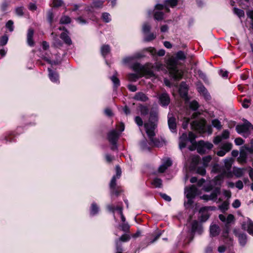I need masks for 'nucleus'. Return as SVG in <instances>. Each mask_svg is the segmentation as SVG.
Wrapping results in <instances>:
<instances>
[{
    "label": "nucleus",
    "instance_id": "nucleus-27",
    "mask_svg": "<svg viewBox=\"0 0 253 253\" xmlns=\"http://www.w3.org/2000/svg\"><path fill=\"white\" fill-rule=\"evenodd\" d=\"M117 73L116 72L115 74L110 78V80L113 83V87L114 89L116 90L118 87H119L120 85V82L118 78L117 77Z\"/></svg>",
    "mask_w": 253,
    "mask_h": 253
},
{
    "label": "nucleus",
    "instance_id": "nucleus-24",
    "mask_svg": "<svg viewBox=\"0 0 253 253\" xmlns=\"http://www.w3.org/2000/svg\"><path fill=\"white\" fill-rule=\"evenodd\" d=\"M140 148L144 152H150L152 145H149L146 138H144L140 143Z\"/></svg>",
    "mask_w": 253,
    "mask_h": 253
},
{
    "label": "nucleus",
    "instance_id": "nucleus-42",
    "mask_svg": "<svg viewBox=\"0 0 253 253\" xmlns=\"http://www.w3.org/2000/svg\"><path fill=\"white\" fill-rule=\"evenodd\" d=\"M102 18L103 20L106 23H108L111 20V16L110 14L107 12H104L102 13Z\"/></svg>",
    "mask_w": 253,
    "mask_h": 253
},
{
    "label": "nucleus",
    "instance_id": "nucleus-13",
    "mask_svg": "<svg viewBox=\"0 0 253 253\" xmlns=\"http://www.w3.org/2000/svg\"><path fill=\"white\" fill-rule=\"evenodd\" d=\"M142 57L141 54L137 53L130 56L125 57L123 59V63L125 64H130L134 62L136 59L140 58Z\"/></svg>",
    "mask_w": 253,
    "mask_h": 253
},
{
    "label": "nucleus",
    "instance_id": "nucleus-9",
    "mask_svg": "<svg viewBox=\"0 0 253 253\" xmlns=\"http://www.w3.org/2000/svg\"><path fill=\"white\" fill-rule=\"evenodd\" d=\"M192 127L198 131H204L205 128L206 121L205 120H195L191 123Z\"/></svg>",
    "mask_w": 253,
    "mask_h": 253
},
{
    "label": "nucleus",
    "instance_id": "nucleus-62",
    "mask_svg": "<svg viewBox=\"0 0 253 253\" xmlns=\"http://www.w3.org/2000/svg\"><path fill=\"white\" fill-rule=\"evenodd\" d=\"M234 142H235V143L236 145H239V146L243 144V143H244V140L240 137L236 138L235 139Z\"/></svg>",
    "mask_w": 253,
    "mask_h": 253
},
{
    "label": "nucleus",
    "instance_id": "nucleus-39",
    "mask_svg": "<svg viewBox=\"0 0 253 253\" xmlns=\"http://www.w3.org/2000/svg\"><path fill=\"white\" fill-rule=\"evenodd\" d=\"M130 239V237L127 234H124L119 239H117L116 240L115 242L116 241L119 242V245H121L122 244L121 243V241L122 242H127L129 241Z\"/></svg>",
    "mask_w": 253,
    "mask_h": 253
},
{
    "label": "nucleus",
    "instance_id": "nucleus-50",
    "mask_svg": "<svg viewBox=\"0 0 253 253\" xmlns=\"http://www.w3.org/2000/svg\"><path fill=\"white\" fill-rule=\"evenodd\" d=\"M234 220V216L233 215L230 214L226 217V227H228V224L232 222Z\"/></svg>",
    "mask_w": 253,
    "mask_h": 253
},
{
    "label": "nucleus",
    "instance_id": "nucleus-60",
    "mask_svg": "<svg viewBox=\"0 0 253 253\" xmlns=\"http://www.w3.org/2000/svg\"><path fill=\"white\" fill-rule=\"evenodd\" d=\"M197 172L202 175H204L206 174V171L205 167H199L197 169Z\"/></svg>",
    "mask_w": 253,
    "mask_h": 253
},
{
    "label": "nucleus",
    "instance_id": "nucleus-8",
    "mask_svg": "<svg viewBox=\"0 0 253 253\" xmlns=\"http://www.w3.org/2000/svg\"><path fill=\"white\" fill-rule=\"evenodd\" d=\"M242 227L246 230L250 235L253 236V221L247 217L242 223Z\"/></svg>",
    "mask_w": 253,
    "mask_h": 253
},
{
    "label": "nucleus",
    "instance_id": "nucleus-14",
    "mask_svg": "<svg viewBox=\"0 0 253 253\" xmlns=\"http://www.w3.org/2000/svg\"><path fill=\"white\" fill-rule=\"evenodd\" d=\"M203 229L202 225L196 220H194L192 223L191 232L192 233H197L200 235L202 233Z\"/></svg>",
    "mask_w": 253,
    "mask_h": 253
},
{
    "label": "nucleus",
    "instance_id": "nucleus-57",
    "mask_svg": "<svg viewBox=\"0 0 253 253\" xmlns=\"http://www.w3.org/2000/svg\"><path fill=\"white\" fill-rule=\"evenodd\" d=\"M52 1L54 7L60 6L63 3L62 0H52Z\"/></svg>",
    "mask_w": 253,
    "mask_h": 253
},
{
    "label": "nucleus",
    "instance_id": "nucleus-35",
    "mask_svg": "<svg viewBox=\"0 0 253 253\" xmlns=\"http://www.w3.org/2000/svg\"><path fill=\"white\" fill-rule=\"evenodd\" d=\"M154 17L156 20H162L164 18V13L160 11H156L154 12Z\"/></svg>",
    "mask_w": 253,
    "mask_h": 253
},
{
    "label": "nucleus",
    "instance_id": "nucleus-58",
    "mask_svg": "<svg viewBox=\"0 0 253 253\" xmlns=\"http://www.w3.org/2000/svg\"><path fill=\"white\" fill-rule=\"evenodd\" d=\"M116 253H123L122 245H119V242H116Z\"/></svg>",
    "mask_w": 253,
    "mask_h": 253
},
{
    "label": "nucleus",
    "instance_id": "nucleus-59",
    "mask_svg": "<svg viewBox=\"0 0 253 253\" xmlns=\"http://www.w3.org/2000/svg\"><path fill=\"white\" fill-rule=\"evenodd\" d=\"M103 1L100 0H96L93 2V6L96 8H100L103 5Z\"/></svg>",
    "mask_w": 253,
    "mask_h": 253
},
{
    "label": "nucleus",
    "instance_id": "nucleus-7",
    "mask_svg": "<svg viewBox=\"0 0 253 253\" xmlns=\"http://www.w3.org/2000/svg\"><path fill=\"white\" fill-rule=\"evenodd\" d=\"M178 0H166L164 5L161 4H157L155 6V8L157 10H162L165 8L167 11L169 12V9L168 6L171 7L175 6L177 4Z\"/></svg>",
    "mask_w": 253,
    "mask_h": 253
},
{
    "label": "nucleus",
    "instance_id": "nucleus-15",
    "mask_svg": "<svg viewBox=\"0 0 253 253\" xmlns=\"http://www.w3.org/2000/svg\"><path fill=\"white\" fill-rule=\"evenodd\" d=\"M188 86L185 82H182L181 83L179 88V92L180 96L183 98H186L188 94Z\"/></svg>",
    "mask_w": 253,
    "mask_h": 253
},
{
    "label": "nucleus",
    "instance_id": "nucleus-1",
    "mask_svg": "<svg viewBox=\"0 0 253 253\" xmlns=\"http://www.w3.org/2000/svg\"><path fill=\"white\" fill-rule=\"evenodd\" d=\"M196 136L192 132H189L188 136L186 133H183L179 138V147L182 149L188 146L189 150L193 151L197 148V152L201 154H203L207 150H211L213 147V145L210 142L200 141L198 145L195 140Z\"/></svg>",
    "mask_w": 253,
    "mask_h": 253
},
{
    "label": "nucleus",
    "instance_id": "nucleus-34",
    "mask_svg": "<svg viewBox=\"0 0 253 253\" xmlns=\"http://www.w3.org/2000/svg\"><path fill=\"white\" fill-rule=\"evenodd\" d=\"M139 110L142 116H146L148 114L149 109L147 106L140 105L139 106Z\"/></svg>",
    "mask_w": 253,
    "mask_h": 253
},
{
    "label": "nucleus",
    "instance_id": "nucleus-44",
    "mask_svg": "<svg viewBox=\"0 0 253 253\" xmlns=\"http://www.w3.org/2000/svg\"><path fill=\"white\" fill-rule=\"evenodd\" d=\"M232 147V145L231 143L229 142H226L222 144L221 148L226 151V152H229L231 150Z\"/></svg>",
    "mask_w": 253,
    "mask_h": 253
},
{
    "label": "nucleus",
    "instance_id": "nucleus-6",
    "mask_svg": "<svg viewBox=\"0 0 253 253\" xmlns=\"http://www.w3.org/2000/svg\"><path fill=\"white\" fill-rule=\"evenodd\" d=\"M150 142L149 143L150 145H152V146H154L158 147H161L163 145V142L162 141L160 140L159 139L154 138L155 134L154 132V130H147L146 131Z\"/></svg>",
    "mask_w": 253,
    "mask_h": 253
},
{
    "label": "nucleus",
    "instance_id": "nucleus-46",
    "mask_svg": "<svg viewBox=\"0 0 253 253\" xmlns=\"http://www.w3.org/2000/svg\"><path fill=\"white\" fill-rule=\"evenodd\" d=\"M8 37L5 35L0 38V46H3L6 44L8 42Z\"/></svg>",
    "mask_w": 253,
    "mask_h": 253
},
{
    "label": "nucleus",
    "instance_id": "nucleus-61",
    "mask_svg": "<svg viewBox=\"0 0 253 253\" xmlns=\"http://www.w3.org/2000/svg\"><path fill=\"white\" fill-rule=\"evenodd\" d=\"M235 186L236 188H237L239 190H241L244 187V184H243V182L240 180H239L238 181H237L236 183H235Z\"/></svg>",
    "mask_w": 253,
    "mask_h": 253
},
{
    "label": "nucleus",
    "instance_id": "nucleus-48",
    "mask_svg": "<svg viewBox=\"0 0 253 253\" xmlns=\"http://www.w3.org/2000/svg\"><path fill=\"white\" fill-rule=\"evenodd\" d=\"M151 29V26L148 23H145L142 26V31L144 34L148 33Z\"/></svg>",
    "mask_w": 253,
    "mask_h": 253
},
{
    "label": "nucleus",
    "instance_id": "nucleus-23",
    "mask_svg": "<svg viewBox=\"0 0 253 253\" xmlns=\"http://www.w3.org/2000/svg\"><path fill=\"white\" fill-rule=\"evenodd\" d=\"M210 235L212 237L217 236L220 231L219 227L216 224H212L210 228Z\"/></svg>",
    "mask_w": 253,
    "mask_h": 253
},
{
    "label": "nucleus",
    "instance_id": "nucleus-20",
    "mask_svg": "<svg viewBox=\"0 0 253 253\" xmlns=\"http://www.w3.org/2000/svg\"><path fill=\"white\" fill-rule=\"evenodd\" d=\"M133 99L142 102H146L149 100L148 97L142 92H137L133 96Z\"/></svg>",
    "mask_w": 253,
    "mask_h": 253
},
{
    "label": "nucleus",
    "instance_id": "nucleus-29",
    "mask_svg": "<svg viewBox=\"0 0 253 253\" xmlns=\"http://www.w3.org/2000/svg\"><path fill=\"white\" fill-rule=\"evenodd\" d=\"M99 211L98 206L95 203H93L90 207V214L92 216L97 214Z\"/></svg>",
    "mask_w": 253,
    "mask_h": 253
},
{
    "label": "nucleus",
    "instance_id": "nucleus-10",
    "mask_svg": "<svg viewBox=\"0 0 253 253\" xmlns=\"http://www.w3.org/2000/svg\"><path fill=\"white\" fill-rule=\"evenodd\" d=\"M160 104L166 107L168 106L170 103V97L169 95L166 92H163L158 95V97Z\"/></svg>",
    "mask_w": 253,
    "mask_h": 253
},
{
    "label": "nucleus",
    "instance_id": "nucleus-3",
    "mask_svg": "<svg viewBox=\"0 0 253 253\" xmlns=\"http://www.w3.org/2000/svg\"><path fill=\"white\" fill-rule=\"evenodd\" d=\"M119 129L120 132H118L116 129H112L108 132L107 135L108 140L112 145L111 149L113 150L118 149L117 145L118 140L120 136L121 132L123 131L125 129V126L123 123H121L119 126Z\"/></svg>",
    "mask_w": 253,
    "mask_h": 253
},
{
    "label": "nucleus",
    "instance_id": "nucleus-21",
    "mask_svg": "<svg viewBox=\"0 0 253 253\" xmlns=\"http://www.w3.org/2000/svg\"><path fill=\"white\" fill-rule=\"evenodd\" d=\"M168 125L169 128L172 132H176V124L174 118L168 117Z\"/></svg>",
    "mask_w": 253,
    "mask_h": 253
},
{
    "label": "nucleus",
    "instance_id": "nucleus-28",
    "mask_svg": "<svg viewBox=\"0 0 253 253\" xmlns=\"http://www.w3.org/2000/svg\"><path fill=\"white\" fill-rule=\"evenodd\" d=\"M142 77L141 73H131L128 75V79L132 82H135L139 78Z\"/></svg>",
    "mask_w": 253,
    "mask_h": 253
},
{
    "label": "nucleus",
    "instance_id": "nucleus-55",
    "mask_svg": "<svg viewBox=\"0 0 253 253\" xmlns=\"http://www.w3.org/2000/svg\"><path fill=\"white\" fill-rule=\"evenodd\" d=\"M6 27L10 32L13 31V22L12 20H9L6 24Z\"/></svg>",
    "mask_w": 253,
    "mask_h": 253
},
{
    "label": "nucleus",
    "instance_id": "nucleus-2",
    "mask_svg": "<svg viewBox=\"0 0 253 253\" xmlns=\"http://www.w3.org/2000/svg\"><path fill=\"white\" fill-rule=\"evenodd\" d=\"M186 58L185 53L182 51H178L174 58H170L168 62V68L170 76L175 80L182 78L183 74L177 67L178 60H184Z\"/></svg>",
    "mask_w": 253,
    "mask_h": 253
},
{
    "label": "nucleus",
    "instance_id": "nucleus-31",
    "mask_svg": "<svg viewBox=\"0 0 253 253\" xmlns=\"http://www.w3.org/2000/svg\"><path fill=\"white\" fill-rule=\"evenodd\" d=\"M144 66H142L139 63H133L131 65V68L137 73H141Z\"/></svg>",
    "mask_w": 253,
    "mask_h": 253
},
{
    "label": "nucleus",
    "instance_id": "nucleus-18",
    "mask_svg": "<svg viewBox=\"0 0 253 253\" xmlns=\"http://www.w3.org/2000/svg\"><path fill=\"white\" fill-rule=\"evenodd\" d=\"M234 233L235 235L238 237V240L240 245L243 247L245 246L247 240V235L244 233L238 234L237 230L236 229L234 230Z\"/></svg>",
    "mask_w": 253,
    "mask_h": 253
},
{
    "label": "nucleus",
    "instance_id": "nucleus-19",
    "mask_svg": "<svg viewBox=\"0 0 253 253\" xmlns=\"http://www.w3.org/2000/svg\"><path fill=\"white\" fill-rule=\"evenodd\" d=\"M172 165V161L169 158H167L159 167L158 170L160 172H164L169 167Z\"/></svg>",
    "mask_w": 253,
    "mask_h": 253
},
{
    "label": "nucleus",
    "instance_id": "nucleus-45",
    "mask_svg": "<svg viewBox=\"0 0 253 253\" xmlns=\"http://www.w3.org/2000/svg\"><path fill=\"white\" fill-rule=\"evenodd\" d=\"M156 34H154L153 33H151L145 37L144 41L146 42H150V41H151L153 40L154 39H155L156 38Z\"/></svg>",
    "mask_w": 253,
    "mask_h": 253
},
{
    "label": "nucleus",
    "instance_id": "nucleus-25",
    "mask_svg": "<svg viewBox=\"0 0 253 253\" xmlns=\"http://www.w3.org/2000/svg\"><path fill=\"white\" fill-rule=\"evenodd\" d=\"M141 74L142 75V76H145L147 78H150L155 76L154 72L152 70V69L144 66L143 67V69L142 71Z\"/></svg>",
    "mask_w": 253,
    "mask_h": 253
},
{
    "label": "nucleus",
    "instance_id": "nucleus-4",
    "mask_svg": "<svg viewBox=\"0 0 253 253\" xmlns=\"http://www.w3.org/2000/svg\"><path fill=\"white\" fill-rule=\"evenodd\" d=\"M198 189L195 185L185 188V194L187 199V201L184 203L185 206H191L193 204V199L198 194Z\"/></svg>",
    "mask_w": 253,
    "mask_h": 253
},
{
    "label": "nucleus",
    "instance_id": "nucleus-56",
    "mask_svg": "<svg viewBox=\"0 0 253 253\" xmlns=\"http://www.w3.org/2000/svg\"><path fill=\"white\" fill-rule=\"evenodd\" d=\"M117 178L116 177V176H113V177L112 178L110 183V189L114 188L116 187Z\"/></svg>",
    "mask_w": 253,
    "mask_h": 253
},
{
    "label": "nucleus",
    "instance_id": "nucleus-47",
    "mask_svg": "<svg viewBox=\"0 0 253 253\" xmlns=\"http://www.w3.org/2000/svg\"><path fill=\"white\" fill-rule=\"evenodd\" d=\"M211 160V156H207L203 158V164L204 167H206Z\"/></svg>",
    "mask_w": 253,
    "mask_h": 253
},
{
    "label": "nucleus",
    "instance_id": "nucleus-37",
    "mask_svg": "<svg viewBox=\"0 0 253 253\" xmlns=\"http://www.w3.org/2000/svg\"><path fill=\"white\" fill-rule=\"evenodd\" d=\"M152 184L155 187L160 188L162 185V181L161 179L155 178L152 181Z\"/></svg>",
    "mask_w": 253,
    "mask_h": 253
},
{
    "label": "nucleus",
    "instance_id": "nucleus-54",
    "mask_svg": "<svg viewBox=\"0 0 253 253\" xmlns=\"http://www.w3.org/2000/svg\"><path fill=\"white\" fill-rule=\"evenodd\" d=\"M134 121L138 126H142L143 125L142 119L139 116L135 117Z\"/></svg>",
    "mask_w": 253,
    "mask_h": 253
},
{
    "label": "nucleus",
    "instance_id": "nucleus-5",
    "mask_svg": "<svg viewBox=\"0 0 253 253\" xmlns=\"http://www.w3.org/2000/svg\"><path fill=\"white\" fill-rule=\"evenodd\" d=\"M158 122V114L155 112H151L150 113V117L147 123L144 124V127L146 131L147 130H154Z\"/></svg>",
    "mask_w": 253,
    "mask_h": 253
},
{
    "label": "nucleus",
    "instance_id": "nucleus-53",
    "mask_svg": "<svg viewBox=\"0 0 253 253\" xmlns=\"http://www.w3.org/2000/svg\"><path fill=\"white\" fill-rule=\"evenodd\" d=\"M122 230L124 232L127 231L129 229V225L127 222H123V223L120 225Z\"/></svg>",
    "mask_w": 253,
    "mask_h": 253
},
{
    "label": "nucleus",
    "instance_id": "nucleus-51",
    "mask_svg": "<svg viewBox=\"0 0 253 253\" xmlns=\"http://www.w3.org/2000/svg\"><path fill=\"white\" fill-rule=\"evenodd\" d=\"M71 22L70 18L68 16H63L60 19V23L62 24H68Z\"/></svg>",
    "mask_w": 253,
    "mask_h": 253
},
{
    "label": "nucleus",
    "instance_id": "nucleus-41",
    "mask_svg": "<svg viewBox=\"0 0 253 253\" xmlns=\"http://www.w3.org/2000/svg\"><path fill=\"white\" fill-rule=\"evenodd\" d=\"M228 207L229 203L227 201H224L219 206V209L221 211L224 212L228 210Z\"/></svg>",
    "mask_w": 253,
    "mask_h": 253
},
{
    "label": "nucleus",
    "instance_id": "nucleus-36",
    "mask_svg": "<svg viewBox=\"0 0 253 253\" xmlns=\"http://www.w3.org/2000/svg\"><path fill=\"white\" fill-rule=\"evenodd\" d=\"M212 126L216 129L220 130L222 128V125L220 122L217 119H214L211 121Z\"/></svg>",
    "mask_w": 253,
    "mask_h": 253
},
{
    "label": "nucleus",
    "instance_id": "nucleus-43",
    "mask_svg": "<svg viewBox=\"0 0 253 253\" xmlns=\"http://www.w3.org/2000/svg\"><path fill=\"white\" fill-rule=\"evenodd\" d=\"M189 107L192 110L196 111L199 108V104L197 101L193 100L190 103Z\"/></svg>",
    "mask_w": 253,
    "mask_h": 253
},
{
    "label": "nucleus",
    "instance_id": "nucleus-30",
    "mask_svg": "<svg viewBox=\"0 0 253 253\" xmlns=\"http://www.w3.org/2000/svg\"><path fill=\"white\" fill-rule=\"evenodd\" d=\"M110 51V47L109 45H103L101 47V53L102 55L105 58L106 56L109 54Z\"/></svg>",
    "mask_w": 253,
    "mask_h": 253
},
{
    "label": "nucleus",
    "instance_id": "nucleus-32",
    "mask_svg": "<svg viewBox=\"0 0 253 253\" xmlns=\"http://www.w3.org/2000/svg\"><path fill=\"white\" fill-rule=\"evenodd\" d=\"M149 51L152 55L157 54L160 56H163L165 54V50L163 49H159L158 51H157V50L154 48L150 47L149 48Z\"/></svg>",
    "mask_w": 253,
    "mask_h": 253
},
{
    "label": "nucleus",
    "instance_id": "nucleus-33",
    "mask_svg": "<svg viewBox=\"0 0 253 253\" xmlns=\"http://www.w3.org/2000/svg\"><path fill=\"white\" fill-rule=\"evenodd\" d=\"M233 172L236 177L240 178L244 175V169L241 168H235L233 169Z\"/></svg>",
    "mask_w": 253,
    "mask_h": 253
},
{
    "label": "nucleus",
    "instance_id": "nucleus-40",
    "mask_svg": "<svg viewBox=\"0 0 253 253\" xmlns=\"http://www.w3.org/2000/svg\"><path fill=\"white\" fill-rule=\"evenodd\" d=\"M233 12L234 14L237 15L239 18L244 16L245 12L242 9L234 7Z\"/></svg>",
    "mask_w": 253,
    "mask_h": 253
},
{
    "label": "nucleus",
    "instance_id": "nucleus-17",
    "mask_svg": "<svg viewBox=\"0 0 253 253\" xmlns=\"http://www.w3.org/2000/svg\"><path fill=\"white\" fill-rule=\"evenodd\" d=\"M34 33V31L33 29L29 28L28 30L27 34V42L28 44L31 47H33L35 45V42L33 39Z\"/></svg>",
    "mask_w": 253,
    "mask_h": 253
},
{
    "label": "nucleus",
    "instance_id": "nucleus-16",
    "mask_svg": "<svg viewBox=\"0 0 253 253\" xmlns=\"http://www.w3.org/2000/svg\"><path fill=\"white\" fill-rule=\"evenodd\" d=\"M48 77L50 81L53 83H59V75L58 73L52 70L50 68H48Z\"/></svg>",
    "mask_w": 253,
    "mask_h": 253
},
{
    "label": "nucleus",
    "instance_id": "nucleus-26",
    "mask_svg": "<svg viewBox=\"0 0 253 253\" xmlns=\"http://www.w3.org/2000/svg\"><path fill=\"white\" fill-rule=\"evenodd\" d=\"M220 193V188L219 187H216L212 192L210 194L211 200L216 202L217 200V196Z\"/></svg>",
    "mask_w": 253,
    "mask_h": 253
},
{
    "label": "nucleus",
    "instance_id": "nucleus-52",
    "mask_svg": "<svg viewBox=\"0 0 253 253\" xmlns=\"http://www.w3.org/2000/svg\"><path fill=\"white\" fill-rule=\"evenodd\" d=\"M53 17L54 16L52 12V10H49L47 12V20L50 24H51L53 21Z\"/></svg>",
    "mask_w": 253,
    "mask_h": 253
},
{
    "label": "nucleus",
    "instance_id": "nucleus-11",
    "mask_svg": "<svg viewBox=\"0 0 253 253\" xmlns=\"http://www.w3.org/2000/svg\"><path fill=\"white\" fill-rule=\"evenodd\" d=\"M230 132L227 130H224L220 135L216 136L213 139V143L217 145L221 142L222 140L227 139L229 137Z\"/></svg>",
    "mask_w": 253,
    "mask_h": 253
},
{
    "label": "nucleus",
    "instance_id": "nucleus-38",
    "mask_svg": "<svg viewBox=\"0 0 253 253\" xmlns=\"http://www.w3.org/2000/svg\"><path fill=\"white\" fill-rule=\"evenodd\" d=\"M223 176L219 175L216 176L214 179V184L215 185L220 186L223 181Z\"/></svg>",
    "mask_w": 253,
    "mask_h": 253
},
{
    "label": "nucleus",
    "instance_id": "nucleus-22",
    "mask_svg": "<svg viewBox=\"0 0 253 253\" xmlns=\"http://www.w3.org/2000/svg\"><path fill=\"white\" fill-rule=\"evenodd\" d=\"M60 37L67 45H70L72 44V41L70 37L69 36L67 30H66L65 32L62 33Z\"/></svg>",
    "mask_w": 253,
    "mask_h": 253
},
{
    "label": "nucleus",
    "instance_id": "nucleus-12",
    "mask_svg": "<svg viewBox=\"0 0 253 253\" xmlns=\"http://www.w3.org/2000/svg\"><path fill=\"white\" fill-rule=\"evenodd\" d=\"M197 89L198 92L204 96L206 100H209L211 99L210 93L203 84H198Z\"/></svg>",
    "mask_w": 253,
    "mask_h": 253
},
{
    "label": "nucleus",
    "instance_id": "nucleus-64",
    "mask_svg": "<svg viewBox=\"0 0 253 253\" xmlns=\"http://www.w3.org/2000/svg\"><path fill=\"white\" fill-rule=\"evenodd\" d=\"M76 20L81 24H85L87 23V21L81 16L77 18Z\"/></svg>",
    "mask_w": 253,
    "mask_h": 253
},
{
    "label": "nucleus",
    "instance_id": "nucleus-49",
    "mask_svg": "<svg viewBox=\"0 0 253 253\" xmlns=\"http://www.w3.org/2000/svg\"><path fill=\"white\" fill-rule=\"evenodd\" d=\"M24 7L23 6H19L15 8V13L16 14L19 16H22L24 15Z\"/></svg>",
    "mask_w": 253,
    "mask_h": 253
},
{
    "label": "nucleus",
    "instance_id": "nucleus-63",
    "mask_svg": "<svg viewBox=\"0 0 253 253\" xmlns=\"http://www.w3.org/2000/svg\"><path fill=\"white\" fill-rule=\"evenodd\" d=\"M161 197L165 201L167 202H170L171 201V198L165 193H160V194Z\"/></svg>",
    "mask_w": 253,
    "mask_h": 253
}]
</instances>
